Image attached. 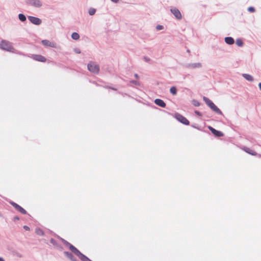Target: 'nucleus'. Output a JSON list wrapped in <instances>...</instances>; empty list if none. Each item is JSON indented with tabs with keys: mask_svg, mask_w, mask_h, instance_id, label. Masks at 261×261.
Masks as SVG:
<instances>
[{
	"mask_svg": "<svg viewBox=\"0 0 261 261\" xmlns=\"http://www.w3.org/2000/svg\"><path fill=\"white\" fill-rule=\"evenodd\" d=\"M203 100L212 110L218 114L222 115L221 111L210 99L204 96L203 97Z\"/></svg>",
	"mask_w": 261,
	"mask_h": 261,
	"instance_id": "nucleus-1",
	"label": "nucleus"
},
{
	"mask_svg": "<svg viewBox=\"0 0 261 261\" xmlns=\"http://www.w3.org/2000/svg\"><path fill=\"white\" fill-rule=\"evenodd\" d=\"M88 69L91 72L94 74H98L99 71V66L94 62H90L87 65Z\"/></svg>",
	"mask_w": 261,
	"mask_h": 261,
	"instance_id": "nucleus-2",
	"label": "nucleus"
},
{
	"mask_svg": "<svg viewBox=\"0 0 261 261\" xmlns=\"http://www.w3.org/2000/svg\"><path fill=\"white\" fill-rule=\"evenodd\" d=\"M0 48L8 51H13L14 48L11 43L6 40H2L0 43Z\"/></svg>",
	"mask_w": 261,
	"mask_h": 261,
	"instance_id": "nucleus-3",
	"label": "nucleus"
},
{
	"mask_svg": "<svg viewBox=\"0 0 261 261\" xmlns=\"http://www.w3.org/2000/svg\"><path fill=\"white\" fill-rule=\"evenodd\" d=\"M19 54L24 56H27L28 57L32 58L33 59H34L36 61L41 62H45L46 60V58L44 57H43V56L40 55L32 54L31 56H29V55H25L22 53H19Z\"/></svg>",
	"mask_w": 261,
	"mask_h": 261,
	"instance_id": "nucleus-4",
	"label": "nucleus"
},
{
	"mask_svg": "<svg viewBox=\"0 0 261 261\" xmlns=\"http://www.w3.org/2000/svg\"><path fill=\"white\" fill-rule=\"evenodd\" d=\"M74 251L73 253L76 255L82 261H92L87 256L81 253L77 248H73Z\"/></svg>",
	"mask_w": 261,
	"mask_h": 261,
	"instance_id": "nucleus-5",
	"label": "nucleus"
},
{
	"mask_svg": "<svg viewBox=\"0 0 261 261\" xmlns=\"http://www.w3.org/2000/svg\"><path fill=\"white\" fill-rule=\"evenodd\" d=\"M27 4L35 8H40L42 6V2L41 0H28Z\"/></svg>",
	"mask_w": 261,
	"mask_h": 261,
	"instance_id": "nucleus-6",
	"label": "nucleus"
},
{
	"mask_svg": "<svg viewBox=\"0 0 261 261\" xmlns=\"http://www.w3.org/2000/svg\"><path fill=\"white\" fill-rule=\"evenodd\" d=\"M175 117L178 121L185 125H188L189 124V120L179 113L175 114Z\"/></svg>",
	"mask_w": 261,
	"mask_h": 261,
	"instance_id": "nucleus-7",
	"label": "nucleus"
},
{
	"mask_svg": "<svg viewBox=\"0 0 261 261\" xmlns=\"http://www.w3.org/2000/svg\"><path fill=\"white\" fill-rule=\"evenodd\" d=\"M28 18L30 21L34 24L39 25L42 23V20L39 18L32 16H29Z\"/></svg>",
	"mask_w": 261,
	"mask_h": 261,
	"instance_id": "nucleus-8",
	"label": "nucleus"
},
{
	"mask_svg": "<svg viewBox=\"0 0 261 261\" xmlns=\"http://www.w3.org/2000/svg\"><path fill=\"white\" fill-rule=\"evenodd\" d=\"M185 67L190 69H195L202 67V64L200 63H187Z\"/></svg>",
	"mask_w": 261,
	"mask_h": 261,
	"instance_id": "nucleus-9",
	"label": "nucleus"
},
{
	"mask_svg": "<svg viewBox=\"0 0 261 261\" xmlns=\"http://www.w3.org/2000/svg\"><path fill=\"white\" fill-rule=\"evenodd\" d=\"M170 11L176 19L180 20L182 18L181 14L178 9L172 8L170 9Z\"/></svg>",
	"mask_w": 261,
	"mask_h": 261,
	"instance_id": "nucleus-10",
	"label": "nucleus"
},
{
	"mask_svg": "<svg viewBox=\"0 0 261 261\" xmlns=\"http://www.w3.org/2000/svg\"><path fill=\"white\" fill-rule=\"evenodd\" d=\"M10 204L12 205H13V207H14L15 208L17 211H18V212H19L21 214H27V211L23 208H22L21 206H20L19 205H18V204L15 203L14 202H11Z\"/></svg>",
	"mask_w": 261,
	"mask_h": 261,
	"instance_id": "nucleus-11",
	"label": "nucleus"
},
{
	"mask_svg": "<svg viewBox=\"0 0 261 261\" xmlns=\"http://www.w3.org/2000/svg\"><path fill=\"white\" fill-rule=\"evenodd\" d=\"M58 238L59 239H60L62 242L66 246L68 247L69 249L72 251V252L73 253V251H74L73 249H72V247L73 248L75 249V248H76V247H75L73 245H72L71 244H70V243H69L68 241H67L66 240H65V239L61 238L59 236H57Z\"/></svg>",
	"mask_w": 261,
	"mask_h": 261,
	"instance_id": "nucleus-12",
	"label": "nucleus"
},
{
	"mask_svg": "<svg viewBox=\"0 0 261 261\" xmlns=\"http://www.w3.org/2000/svg\"><path fill=\"white\" fill-rule=\"evenodd\" d=\"M42 44L46 46H49L53 48L56 47V43L54 42H51L48 40H42L41 41Z\"/></svg>",
	"mask_w": 261,
	"mask_h": 261,
	"instance_id": "nucleus-13",
	"label": "nucleus"
},
{
	"mask_svg": "<svg viewBox=\"0 0 261 261\" xmlns=\"http://www.w3.org/2000/svg\"><path fill=\"white\" fill-rule=\"evenodd\" d=\"M208 129L211 131L212 133L216 137H222L224 134L221 131L216 130L212 126H208Z\"/></svg>",
	"mask_w": 261,
	"mask_h": 261,
	"instance_id": "nucleus-14",
	"label": "nucleus"
},
{
	"mask_svg": "<svg viewBox=\"0 0 261 261\" xmlns=\"http://www.w3.org/2000/svg\"><path fill=\"white\" fill-rule=\"evenodd\" d=\"M64 254L67 257H68L71 261H79L71 252H69L68 251H64Z\"/></svg>",
	"mask_w": 261,
	"mask_h": 261,
	"instance_id": "nucleus-15",
	"label": "nucleus"
},
{
	"mask_svg": "<svg viewBox=\"0 0 261 261\" xmlns=\"http://www.w3.org/2000/svg\"><path fill=\"white\" fill-rule=\"evenodd\" d=\"M154 103L156 105H158L162 108H165L166 106V103L162 99H159V98L155 99Z\"/></svg>",
	"mask_w": 261,
	"mask_h": 261,
	"instance_id": "nucleus-16",
	"label": "nucleus"
},
{
	"mask_svg": "<svg viewBox=\"0 0 261 261\" xmlns=\"http://www.w3.org/2000/svg\"><path fill=\"white\" fill-rule=\"evenodd\" d=\"M224 40L225 43L228 45H232L234 43V40L231 37H226L225 38Z\"/></svg>",
	"mask_w": 261,
	"mask_h": 261,
	"instance_id": "nucleus-17",
	"label": "nucleus"
},
{
	"mask_svg": "<svg viewBox=\"0 0 261 261\" xmlns=\"http://www.w3.org/2000/svg\"><path fill=\"white\" fill-rule=\"evenodd\" d=\"M242 76L245 79H246L248 81L253 82L254 80V79L252 77V76L249 74L244 73L242 74Z\"/></svg>",
	"mask_w": 261,
	"mask_h": 261,
	"instance_id": "nucleus-18",
	"label": "nucleus"
},
{
	"mask_svg": "<svg viewBox=\"0 0 261 261\" xmlns=\"http://www.w3.org/2000/svg\"><path fill=\"white\" fill-rule=\"evenodd\" d=\"M244 150L248 153L249 154H250L252 155H256V152L254 151L253 150L250 149L249 148H247V147H246L245 149H244Z\"/></svg>",
	"mask_w": 261,
	"mask_h": 261,
	"instance_id": "nucleus-19",
	"label": "nucleus"
},
{
	"mask_svg": "<svg viewBox=\"0 0 261 261\" xmlns=\"http://www.w3.org/2000/svg\"><path fill=\"white\" fill-rule=\"evenodd\" d=\"M170 92L173 95H176L177 94V89H176V87H175V86L171 87L170 89Z\"/></svg>",
	"mask_w": 261,
	"mask_h": 261,
	"instance_id": "nucleus-20",
	"label": "nucleus"
},
{
	"mask_svg": "<svg viewBox=\"0 0 261 261\" xmlns=\"http://www.w3.org/2000/svg\"><path fill=\"white\" fill-rule=\"evenodd\" d=\"M35 232H36V233L38 235L40 236H44V232H43V231L42 230V229H41V228H36Z\"/></svg>",
	"mask_w": 261,
	"mask_h": 261,
	"instance_id": "nucleus-21",
	"label": "nucleus"
},
{
	"mask_svg": "<svg viewBox=\"0 0 261 261\" xmlns=\"http://www.w3.org/2000/svg\"><path fill=\"white\" fill-rule=\"evenodd\" d=\"M71 38L74 40H78L80 38V35L77 33L74 32L71 35Z\"/></svg>",
	"mask_w": 261,
	"mask_h": 261,
	"instance_id": "nucleus-22",
	"label": "nucleus"
},
{
	"mask_svg": "<svg viewBox=\"0 0 261 261\" xmlns=\"http://www.w3.org/2000/svg\"><path fill=\"white\" fill-rule=\"evenodd\" d=\"M18 18L22 22L25 21L27 19L25 16L23 14H19L18 15Z\"/></svg>",
	"mask_w": 261,
	"mask_h": 261,
	"instance_id": "nucleus-23",
	"label": "nucleus"
},
{
	"mask_svg": "<svg viewBox=\"0 0 261 261\" xmlns=\"http://www.w3.org/2000/svg\"><path fill=\"white\" fill-rule=\"evenodd\" d=\"M236 44L240 47H241L243 45V41L241 39H237L236 40Z\"/></svg>",
	"mask_w": 261,
	"mask_h": 261,
	"instance_id": "nucleus-24",
	"label": "nucleus"
},
{
	"mask_svg": "<svg viewBox=\"0 0 261 261\" xmlns=\"http://www.w3.org/2000/svg\"><path fill=\"white\" fill-rule=\"evenodd\" d=\"M88 12L90 15H93L96 12V10L94 8H90Z\"/></svg>",
	"mask_w": 261,
	"mask_h": 261,
	"instance_id": "nucleus-25",
	"label": "nucleus"
},
{
	"mask_svg": "<svg viewBox=\"0 0 261 261\" xmlns=\"http://www.w3.org/2000/svg\"><path fill=\"white\" fill-rule=\"evenodd\" d=\"M192 104L195 107H198L200 106V102L197 100H193Z\"/></svg>",
	"mask_w": 261,
	"mask_h": 261,
	"instance_id": "nucleus-26",
	"label": "nucleus"
},
{
	"mask_svg": "<svg viewBox=\"0 0 261 261\" xmlns=\"http://www.w3.org/2000/svg\"><path fill=\"white\" fill-rule=\"evenodd\" d=\"M50 242L51 244H52L54 246H57V245H58L55 239H53V238H51L50 240Z\"/></svg>",
	"mask_w": 261,
	"mask_h": 261,
	"instance_id": "nucleus-27",
	"label": "nucleus"
},
{
	"mask_svg": "<svg viewBox=\"0 0 261 261\" xmlns=\"http://www.w3.org/2000/svg\"><path fill=\"white\" fill-rule=\"evenodd\" d=\"M164 29V27L162 25H157L156 27V30L157 31H160L163 30Z\"/></svg>",
	"mask_w": 261,
	"mask_h": 261,
	"instance_id": "nucleus-28",
	"label": "nucleus"
},
{
	"mask_svg": "<svg viewBox=\"0 0 261 261\" xmlns=\"http://www.w3.org/2000/svg\"><path fill=\"white\" fill-rule=\"evenodd\" d=\"M129 82L132 84L138 86L140 85L139 82L137 81L132 80V81H130Z\"/></svg>",
	"mask_w": 261,
	"mask_h": 261,
	"instance_id": "nucleus-29",
	"label": "nucleus"
},
{
	"mask_svg": "<svg viewBox=\"0 0 261 261\" xmlns=\"http://www.w3.org/2000/svg\"><path fill=\"white\" fill-rule=\"evenodd\" d=\"M248 11L250 12H255V9L253 7H250L248 8Z\"/></svg>",
	"mask_w": 261,
	"mask_h": 261,
	"instance_id": "nucleus-30",
	"label": "nucleus"
},
{
	"mask_svg": "<svg viewBox=\"0 0 261 261\" xmlns=\"http://www.w3.org/2000/svg\"><path fill=\"white\" fill-rule=\"evenodd\" d=\"M14 255H15L16 256L18 257H19V258H21L22 257V255L21 254H20V253L19 252H16L14 253Z\"/></svg>",
	"mask_w": 261,
	"mask_h": 261,
	"instance_id": "nucleus-31",
	"label": "nucleus"
},
{
	"mask_svg": "<svg viewBox=\"0 0 261 261\" xmlns=\"http://www.w3.org/2000/svg\"><path fill=\"white\" fill-rule=\"evenodd\" d=\"M144 60L146 62H149L150 61V59L147 57H144Z\"/></svg>",
	"mask_w": 261,
	"mask_h": 261,
	"instance_id": "nucleus-32",
	"label": "nucleus"
},
{
	"mask_svg": "<svg viewBox=\"0 0 261 261\" xmlns=\"http://www.w3.org/2000/svg\"><path fill=\"white\" fill-rule=\"evenodd\" d=\"M74 51L77 53V54H80L81 53V51L78 48H75L74 49Z\"/></svg>",
	"mask_w": 261,
	"mask_h": 261,
	"instance_id": "nucleus-33",
	"label": "nucleus"
},
{
	"mask_svg": "<svg viewBox=\"0 0 261 261\" xmlns=\"http://www.w3.org/2000/svg\"><path fill=\"white\" fill-rule=\"evenodd\" d=\"M195 113L197 115H198V116H201V114L200 112L198 111H195Z\"/></svg>",
	"mask_w": 261,
	"mask_h": 261,
	"instance_id": "nucleus-34",
	"label": "nucleus"
},
{
	"mask_svg": "<svg viewBox=\"0 0 261 261\" xmlns=\"http://www.w3.org/2000/svg\"><path fill=\"white\" fill-rule=\"evenodd\" d=\"M23 228L26 230H30V227L27 225H24Z\"/></svg>",
	"mask_w": 261,
	"mask_h": 261,
	"instance_id": "nucleus-35",
	"label": "nucleus"
},
{
	"mask_svg": "<svg viewBox=\"0 0 261 261\" xmlns=\"http://www.w3.org/2000/svg\"><path fill=\"white\" fill-rule=\"evenodd\" d=\"M13 219H14V221L19 220V218L18 216H15V217H14Z\"/></svg>",
	"mask_w": 261,
	"mask_h": 261,
	"instance_id": "nucleus-36",
	"label": "nucleus"
},
{
	"mask_svg": "<svg viewBox=\"0 0 261 261\" xmlns=\"http://www.w3.org/2000/svg\"><path fill=\"white\" fill-rule=\"evenodd\" d=\"M134 76H135L136 79H138L139 78V75H138V74H137V73H135V74H134Z\"/></svg>",
	"mask_w": 261,
	"mask_h": 261,
	"instance_id": "nucleus-37",
	"label": "nucleus"
},
{
	"mask_svg": "<svg viewBox=\"0 0 261 261\" xmlns=\"http://www.w3.org/2000/svg\"><path fill=\"white\" fill-rule=\"evenodd\" d=\"M111 1L115 3H117L119 2V0H111Z\"/></svg>",
	"mask_w": 261,
	"mask_h": 261,
	"instance_id": "nucleus-38",
	"label": "nucleus"
},
{
	"mask_svg": "<svg viewBox=\"0 0 261 261\" xmlns=\"http://www.w3.org/2000/svg\"><path fill=\"white\" fill-rule=\"evenodd\" d=\"M258 86H259V89L261 90V83H259Z\"/></svg>",
	"mask_w": 261,
	"mask_h": 261,
	"instance_id": "nucleus-39",
	"label": "nucleus"
},
{
	"mask_svg": "<svg viewBox=\"0 0 261 261\" xmlns=\"http://www.w3.org/2000/svg\"><path fill=\"white\" fill-rule=\"evenodd\" d=\"M0 261H5L3 258L0 257Z\"/></svg>",
	"mask_w": 261,
	"mask_h": 261,
	"instance_id": "nucleus-40",
	"label": "nucleus"
},
{
	"mask_svg": "<svg viewBox=\"0 0 261 261\" xmlns=\"http://www.w3.org/2000/svg\"><path fill=\"white\" fill-rule=\"evenodd\" d=\"M110 89L113 90H116V89L114 88H111V87H110Z\"/></svg>",
	"mask_w": 261,
	"mask_h": 261,
	"instance_id": "nucleus-41",
	"label": "nucleus"
}]
</instances>
